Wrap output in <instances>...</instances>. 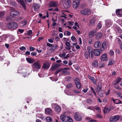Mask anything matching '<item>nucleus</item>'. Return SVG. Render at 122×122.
<instances>
[{"instance_id": "obj_1", "label": "nucleus", "mask_w": 122, "mask_h": 122, "mask_svg": "<svg viewBox=\"0 0 122 122\" xmlns=\"http://www.w3.org/2000/svg\"><path fill=\"white\" fill-rule=\"evenodd\" d=\"M63 6L66 9L70 7L71 4V0H63Z\"/></svg>"}, {"instance_id": "obj_2", "label": "nucleus", "mask_w": 122, "mask_h": 122, "mask_svg": "<svg viewBox=\"0 0 122 122\" xmlns=\"http://www.w3.org/2000/svg\"><path fill=\"white\" fill-rule=\"evenodd\" d=\"M80 14L82 15H87L91 13L90 10L88 8H85L81 10L80 11Z\"/></svg>"}, {"instance_id": "obj_3", "label": "nucleus", "mask_w": 122, "mask_h": 122, "mask_svg": "<svg viewBox=\"0 0 122 122\" xmlns=\"http://www.w3.org/2000/svg\"><path fill=\"white\" fill-rule=\"evenodd\" d=\"M52 107L53 108H55V111L58 113L61 110V107L60 106L55 103H52L51 104Z\"/></svg>"}, {"instance_id": "obj_4", "label": "nucleus", "mask_w": 122, "mask_h": 122, "mask_svg": "<svg viewBox=\"0 0 122 122\" xmlns=\"http://www.w3.org/2000/svg\"><path fill=\"white\" fill-rule=\"evenodd\" d=\"M73 6L74 8L76 9L79 7L80 0H73Z\"/></svg>"}, {"instance_id": "obj_5", "label": "nucleus", "mask_w": 122, "mask_h": 122, "mask_svg": "<svg viewBox=\"0 0 122 122\" xmlns=\"http://www.w3.org/2000/svg\"><path fill=\"white\" fill-rule=\"evenodd\" d=\"M120 117L118 115H115L110 118L109 121L110 122H116L119 119Z\"/></svg>"}, {"instance_id": "obj_6", "label": "nucleus", "mask_w": 122, "mask_h": 122, "mask_svg": "<svg viewBox=\"0 0 122 122\" xmlns=\"http://www.w3.org/2000/svg\"><path fill=\"white\" fill-rule=\"evenodd\" d=\"M74 117L75 119L77 121H79L82 119V117L81 115L78 112L75 113L74 115Z\"/></svg>"}, {"instance_id": "obj_7", "label": "nucleus", "mask_w": 122, "mask_h": 122, "mask_svg": "<svg viewBox=\"0 0 122 122\" xmlns=\"http://www.w3.org/2000/svg\"><path fill=\"white\" fill-rule=\"evenodd\" d=\"M86 51L89 54H91V57L92 58L93 57V51H94V49H93L92 47L88 46L87 47Z\"/></svg>"}, {"instance_id": "obj_8", "label": "nucleus", "mask_w": 122, "mask_h": 122, "mask_svg": "<svg viewBox=\"0 0 122 122\" xmlns=\"http://www.w3.org/2000/svg\"><path fill=\"white\" fill-rule=\"evenodd\" d=\"M34 67L37 70L40 69L41 67L40 62L37 61L33 64Z\"/></svg>"}, {"instance_id": "obj_9", "label": "nucleus", "mask_w": 122, "mask_h": 122, "mask_svg": "<svg viewBox=\"0 0 122 122\" xmlns=\"http://www.w3.org/2000/svg\"><path fill=\"white\" fill-rule=\"evenodd\" d=\"M102 50L101 49H94L93 51V56L95 55L96 56H99L100 54L102 52Z\"/></svg>"}, {"instance_id": "obj_10", "label": "nucleus", "mask_w": 122, "mask_h": 122, "mask_svg": "<svg viewBox=\"0 0 122 122\" xmlns=\"http://www.w3.org/2000/svg\"><path fill=\"white\" fill-rule=\"evenodd\" d=\"M105 22V27L107 28H108L110 27L112 24V22L110 20H106Z\"/></svg>"}, {"instance_id": "obj_11", "label": "nucleus", "mask_w": 122, "mask_h": 122, "mask_svg": "<svg viewBox=\"0 0 122 122\" xmlns=\"http://www.w3.org/2000/svg\"><path fill=\"white\" fill-rule=\"evenodd\" d=\"M9 25H11V27H10V28H11L13 29H16L18 25L17 23L15 22H13L11 23H9Z\"/></svg>"}, {"instance_id": "obj_12", "label": "nucleus", "mask_w": 122, "mask_h": 122, "mask_svg": "<svg viewBox=\"0 0 122 122\" xmlns=\"http://www.w3.org/2000/svg\"><path fill=\"white\" fill-rule=\"evenodd\" d=\"M49 4V6L51 7H56L58 5L57 2L54 1H50Z\"/></svg>"}, {"instance_id": "obj_13", "label": "nucleus", "mask_w": 122, "mask_h": 122, "mask_svg": "<svg viewBox=\"0 0 122 122\" xmlns=\"http://www.w3.org/2000/svg\"><path fill=\"white\" fill-rule=\"evenodd\" d=\"M19 12L18 11L13 10L10 12V15L12 16H14L18 15L19 14Z\"/></svg>"}, {"instance_id": "obj_14", "label": "nucleus", "mask_w": 122, "mask_h": 122, "mask_svg": "<svg viewBox=\"0 0 122 122\" xmlns=\"http://www.w3.org/2000/svg\"><path fill=\"white\" fill-rule=\"evenodd\" d=\"M61 65L59 64H53L51 68V69L52 70H55L59 67Z\"/></svg>"}, {"instance_id": "obj_15", "label": "nucleus", "mask_w": 122, "mask_h": 122, "mask_svg": "<svg viewBox=\"0 0 122 122\" xmlns=\"http://www.w3.org/2000/svg\"><path fill=\"white\" fill-rule=\"evenodd\" d=\"M111 100L115 103L116 104H122L121 101L118 99H114L113 98H111Z\"/></svg>"}, {"instance_id": "obj_16", "label": "nucleus", "mask_w": 122, "mask_h": 122, "mask_svg": "<svg viewBox=\"0 0 122 122\" xmlns=\"http://www.w3.org/2000/svg\"><path fill=\"white\" fill-rule=\"evenodd\" d=\"M33 7L35 11H37L39 10V9L40 7V5L37 4H33Z\"/></svg>"}, {"instance_id": "obj_17", "label": "nucleus", "mask_w": 122, "mask_h": 122, "mask_svg": "<svg viewBox=\"0 0 122 122\" xmlns=\"http://www.w3.org/2000/svg\"><path fill=\"white\" fill-rule=\"evenodd\" d=\"M101 44V43L99 41H97L94 43V46L95 48L100 47Z\"/></svg>"}, {"instance_id": "obj_18", "label": "nucleus", "mask_w": 122, "mask_h": 122, "mask_svg": "<svg viewBox=\"0 0 122 122\" xmlns=\"http://www.w3.org/2000/svg\"><path fill=\"white\" fill-rule=\"evenodd\" d=\"M100 59L101 61H104L107 60V55L106 54H103L100 57Z\"/></svg>"}, {"instance_id": "obj_19", "label": "nucleus", "mask_w": 122, "mask_h": 122, "mask_svg": "<svg viewBox=\"0 0 122 122\" xmlns=\"http://www.w3.org/2000/svg\"><path fill=\"white\" fill-rule=\"evenodd\" d=\"M102 88V85L101 83H99L98 84L97 88V89L96 91L97 93L98 94H99V92L101 90Z\"/></svg>"}, {"instance_id": "obj_20", "label": "nucleus", "mask_w": 122, "mask_h": 122, "mask_svg": "<svg viewBox=\"0 0 122 122\" xmlns=\"http://www.w3.org/2000/svg\"><path fill=\"white\" fill-rule=\"evenodd\" d=\"M27 23V21L26 20H23L20 22L19 23V25L21 27H24L25 25Z\"/></svg>"}, {"instance_id": "obj_21", "label": "nucleus", "mask_w": 122, "mask_h": 122, "mask_svg": "<svg viewBox=\"0 0 122 122\" xmlns=\"http://www.w3.org/2000/svg\"><path fill=\"white\" fill-rule=\"evenodd\" d=\"M26 60L28 63L30 64L32 63L35 61V60L29 57L26 58Z\"/></svg>"}, {"instance_id": "obj_22", "label": "nucleus", "mask_w": 122, "mask_h": 122, "mask_svg": "<svg viewBox=\"0 0 122 122\" xmlns=\"http://www.w3.org/2000/svg\"><path fill=\"white\" fill-rule=\"evenodd\" d=\"M69 69L68 68H64L62 69V73L63 74H65L67 75H68L70 74V73L68 72H67L68 70Z\"/></svg>"}, {"instance_id": "obj_23", "label": "nucleus", "mask_w": 122, "mask_h": 122, "mask_svg": "<svg viewBox=\"0 0 122 122\" xmlns=\"http://www.w3.org/2000/svg\"><path fill=\"white\" fill-rule=\"evenodd\" d=\"M45 113L46 114L51 115L52 113V110L50 108H47L45 110Z\"/></svg>"}, {"instance_id": "obj_24", "label": "nucleus", "mask_w": 122, "mask_h": 122, "mask_svg": "<svg viewBox=\"0 0 122 122\" xmlns=\"http://www.w3.org/2000/svg\"><path fill=\"white\" fill-rule=\"evenodd\" d=\"M116 13L118 16H122V9H118L116 11Z\"/></svg>"}, {"instance_id": "obj_25", "label": "nucleus", "mask_w": 122, "mask_h": 122, "mask_svg": "<svg viewBox=\"0 0 122 122\" xmlns=\"http://www.w3.org/2000/svg\"><path fill=\"white\" fill-rule=\"evenodd\" d=\"M90 54H89L88 52L87 51H84V56L86 59H87L90 57Z\"/></svg>"}, {"instance_id": "obj_26", "label": "nucleus", "mask_w": 122, "mask_h": 122, "mask_svg": "<svg viewBox=\"0 0 122 122\" xmlns=\"http://www.w3.org/2000/svg\"><path fill=\"white\" fill-rule=\"evenodd\" d=\"M20 3L24 9L25 10L26 9V6L24 1L23 0H20Z\"/></svg>"}, {"instance_id": "obj_27", "label": "nucleus", "mask_w": 122, "mask_h": 122, "mask_svg": "<svg viewBox=\"0 0 122 122\" xmlns=\"http://www.w3.org/2000/svg\"><path fill=\"white\" fill-rule=\"evenodd\" d=\"M50 67L49 65L47 63H44L43 64L42 68L45 69H48Z\"/></svg>"}, {"instance_id": "obj_28", "label": "nucleus", "mask_w": 122, "mask_h": 122, "mask_svg": "<svg viewBox=\"0 0 122 122\" xmlns=\"http://www.w3.org/2000/svg\"><path fill=\"white\" fill-rule=\"evenodd\" d=\"M60 119L63 122H65V120L66 118V117L64 115H61L60 117Z\"/></svg>"}, {"instance_id": "obj_29", "label": "nucleus", "mask_w": 122, "mask_h": 122, "mask_svg": "<svg viewBox=\"0 0 122 122\" xmlns=\"http://www.w3.org/2000/svg\"><path fill=\"white\" fill-rule=\"evenodd\" d=\"M95 30H94L90 32L89 34V37L90 38L94 36V34L95 32Z\"/></svg>"}, {"instance_id": "obj_30", "label": "nucleus", "mask_w": 122, "mask_h": 122, "mask_svg": "<svg viewBox=\"0 0 122 122\" xmlns=\"http://www.w3.org/2000/svg\"><path fill=\"white\" fill-rule=\"evenodd\" d=\"M88 77L95 84L96 83L95 79L93 77L91 76L90 75H88Z\"/></svg>"}, {"instance_id": "obj_31", "label": "nucleus", "mask_w": 122, "mask_h": 122, "mask_svg": "<svg viewBox=\"0 0 122 122\" xmlns=\"http://www.w3.org/2000/svg\"><path fill=\"white\" fill-rule=\"evenodd\" d=\"M95 20L94 18H92L90 21V24L91 25L93 26L95 25Z\"/></svg>"}, {"instance_id": "obj_32", "label": "nucleus", "mask_w": 122, "mask_h": 122, "mask_svg": "<svg viewBox=\"0 0 122 122\" xmlns=\"http://www.w3.org/2000/svg\"><path fill=\"white\" fill-rule=\"evenodd\" d=\"M111 111L110 109L107 107H105L104 108L103 111L105 113H108Z\"/></svg>"}, {"instance_id": "obj_33", "label": "nucleus", "mask_w": 122, "mask_h": 122, "mask_svg": "<svg viewBox=\"0 0 122 122\" xmlns=\"http://www.w3.org/2000/svg\"><path fill=\"white\" fill-rule=\"evenodd\" d=\"M98 65V63L97 61L96 60L93 63L92 66L95 67H97Z\"/></svg>"}, {"instance_id": "obj_34", "label": "nucleus", "mask_w": 122, "mask_h": 122, "mask_svg": "<svg viewBox=\"0 0 122 122\" xmlns=\"http://www.w3.org/2000/svg\"><path fill=\"white\" fill-rule=\"evenodd\" d=\"M106 47V42L104 41L102 44V49H103V51L105 50V48Z\"/></svg>"}, {"instance_id": "obj_35", "label": "nucleus", "mask_w": 122, "mask_h": 122, "mask_svg": "<svg viewBox=\"0 0 122 122\" xmlns=\"http://www.w3.org/2000/svg\"><path fill=\"white\" fill-rule=\"evenodd\" d=\"M115 61L112 59H110L108 62V65H111L114 63Z\"/></svg>"}, {"instance_id": "obj_36", "label": "nucleus", "mask_w": 122, "mask_h": 122, "mask_svg": "<svg viewBox=\"0 0 122 122\" xmlns=\"http://www.w3.org/2000/svg\"><path fill=\"white\" fill-rule=\"evenodd\" d=\"M102 34L101 33H98L97 35V38L98 39H100L102 37Z\"/></svg>"}, {"instance_id": "obj_37", "label": "nucleus", "mask_w": 122, "mask_h": 122, "mask_svg": "<svg viewBox=\"0 0 122 122\" xmlns=\"http://www.w3.org/2000/svg\"><path fill=\"white\" fill-rule=\"evenodd\" d=\"M73 86V84L71 83H69L66 86V88H70Z\"/></svg>"}, {"instance_id": "obj_38", "label": "nucleus", "mask_w": 122, "mask_h": 122, "mask_svg": "<svg viewBox=\"0 0 122 122\" xmlns=\"http://www.w3.org/2000/svg\"><path fill=\"white\" fill-rule=\"evenodd\" d=\"M68 119L66 122H73L72 119L69 116L67 117Z\"/></svg>"}, {"instance_id": "obj_39", "label": "nucleus", "mask_w": 122, "mask_h": 122, "mask_svg": "<svg viewBox=\"0 0 122 122\" xmlns=\"http://www.w3.org/2000/svg\"><path fill=\"white\" fill-rule=\"evenodd\" d=\"M62 70V69L61 68H59L57 70H56L55 73V74L56 75H57L59 72H61Z\"/></svg>"}, {"instance_id": "obj_40", "label": "nucleus", "mask_w": 122, "mask_h": 122, "mask_svg": "<svg viewBox=\"0 0 122 122\" xmlns=\"http://www.w3.org/2000/svg\"><path fill=\"white\" fill-rule=\"evenodd\" d=\"M46 119L47 121L48 122H50L52 121L51 118L49 117H46Z\"/></svg>"}, {"instance_id": "obj_41", "label": "nucleus", "mask_w": 122, "mask_h": 122, "mask_svg": "<svg viewBox=\"0 0 122 122\" xmlns=\"http://www.w3.org/2000/svg\"><path fill=\"white\" fill-rule=\"evenodd\" d=\"M1 39L3 40H5L7 38V36L6 35H4L2 36H0Z\"/></svg>"}, {"instance_id": "obj_42", "label": "nucleus", "mask_w": 122, "mask_h": 122, "mask_svg": "<svg viewBox=\"0 0 122 122\" xmlns=\"http://www.w3.org/2000/svg\"><path fill=\"white\" fill-rule=\"evenodd\" d=\"M75 84L77 87L78 89H79L81 87V85L80 82H78V83L76 84Z\"/></svg>"}, {"instance_id": "obj_43", "label": "nucleus", "mask_w": 122, "mask_h": 122, "mask_svg": "<svg viewBox=\"0 0 122 122\" xmlns=\"http://www.w3.org/2000/svg\"><path fill=\"white\" fill-rule=\"evenodd\" d=\"M58 46L56 44H53L52 47V49L53 50H55L56 49Z\"/></svg>"}, {"instance_id": "obj_44", "label": "nucleus", "mask_w": 122, "mask_h": 122, "mask_svg": "<svg viewBox=\"0 0 122 122\" xmlns=\"http://www.w3.org/2000/svg\"><path fill=\"white\" fill-rule=\"evenodd\" d=\"M15 37L13 36H11L9 38V41L11 42L13 41L15 39Z\"/></svg>"}, {"instance_id": "obj_45", "label": "nucleus", "mask_w": 122, "mask_h": 122, "mask_svg": "<svg viewBox=\"0 0 122 122\" xmlns=\"http://www.w3.org/2000/svg\"><path fill=\"white\" fill-rule=\"evenodd\" d=\"M122 79L120 77H119L116 80V84H117L119 82H121V81Z\"/></svg>"}, {"instance_id": "obj_46", "label": "nucleus", "mask_w": 122, "mask_h": 122, "mask_svg": "<svg viewBox=\"0 0 122 122\" xmlns=\"http://www.w3.org/2000/svg\"><path fill=\"white\" fill-rule=\"evenodd\" d=\"M32 34V32L31 30H29L27 31V35H31Z\"/></svg>"}, {"instance_id": "obj_47", "label": "nucleus", "mask_w": 122, "mask_h": 122, "mask_svg": "<svg viewBox=\"0 0 122 122\" xmlns=\"http://www.w3.org/2000/svg\"><path fill=\"white\" fill-rule=\"evenodd\" d=\"M117 84H116L114 86H115V87L118 90H121L122 89L120 87H119V86H118V85Z\"/></svg>"}, {"instance_id": "obj_48", "label": "nucleus", "mask_w": 122, "mask_h": 122, "mask_svg": "<svg viewBox=\"0 0 122 122\" xmlns=\"http://www.w3.org/2000/svg\"><path fill=\"white\" fill-rule=\"evenodd\" d=\"M75 83L76 84L80 82L79 80L77 78H76L75 80Z\"/></svg>"}, {"instance_id": "obj_49", "label": "nucleus", "mask_w": 122, "mask_h": 122, "mask_svg": "<svg viewBox=\"0 0 122 122\" xmlns=\"http://www.w3.org/2000/svg\"><path fill=\"white\" fill-rule=\"evenodd\" d=\"M117 95L118 97H119L122 98V93L121 92H118V93Z\"/></svg>"}, {"instance_id": "obj_50", "label": "nucleus", "mask_w": 122, "mask_h": 122, "mask_svg": "<svg viewBox=\"0 0 122 122\" xmlns=\"http://www.w3.org/2000/svg\"><path fill=\"white\" fill-rule=\"evenodd\" d=\"M20 49L21 51H23L26 49L25 47L24 46H22L19 48Z\"/></svg>"}, {"instance_id": "obj_51", "label": "nucleus", "mask_w": 122, "mask_h": 122, "mask_svg": "<svg viewBox=\"0 0 122 122\" xmlns=\"http://www.w3.org/2000/svg\"><path fill=\"white\" fill-rule=\"evenodd\" d=\"M114 52L112 50L110 51L109 52V54L111 56H112L114 55Z\"/></svg>"}, {"instance_id": "obj_52", "label": "nucleus", "mask_w": 122, "mask_h": 122, "mask_svg": "<svg viewBox=\"0 0 122 122\" xmlns=\"http://www.w3.org/2000/svg\"><path fill=\"white\" fill-rule=\"evenodd\" d=\"M35 50V48L31 46L30 47L29 50L30 51H34Z\"/></svg>"}, {"instance_id": "obj_53", "label": "nucleus", "mask_w": 122, "mask_h": 122, "mask_svg": "<svg viewBox=\"0 0 122 122\" xmlns=\"http://www.w3.org/2000/svg\"><path fill=\"white\" fill-rule=\"evenodd\" d=\"M102 27V25L101 24L98 23L97 26V28L98 29H100Z\"/></svg>"}, {"instance_id": "obj_54", "label": "nucleus", "mask_w": 122, "mask_h": 122, "mask_svg": "<svg viewBox=\"0 0 122 122\" xmlns=\"http://www.w3.org/2000/svg\"><path fill=\"white\" fill-rule=\"evenodd\" d=\"M86 102L89 103H91L92 102V100L91 99H88L86 101Z\"/></svg>"}, {"instance_id": "obj_55", "label": "nucleus", "mask_w": 122, "mask_h": 122, "mask_svg": "<svg viewBox=\"0 0 122 122\" xmlns=\"http://www.w3.org/2000/svg\"><path fill=\"white\" fill-rule=\"evenodd\" d=\"M94 107H88L87 108V109H90L91 110H94Z\"/></svg>"}, {"instance_id": "obj_56", "label": "nucleus", "mask_w": 122, "mask_h": 122, "mask_svg": "<svg viewBox=\"0 0 122 122\" xmlns=\"http://www.w3.org/2000/svg\"><path fill=\"white\" fill-rule=\"evenodd\" d=\"M105 66V64H104V63H101L100 64V68H102V67H104Z\"/></svg>"}, {"instance_id": "obj_57", "label": "nucleus", "mask_w": 122, "mask_h": 122, "mask_svg": "<svg viewBox=\"0 0 122 122\" xmlns=\"http://www.w3.org/2000/svg\"><path fill=\"white\" fill-rule=\"evenodd\" d=\"M18 31L21 33H22L24 31V30L23 29H19Z\"/></svg>"}, {"instance_id": "obj_58", "label": "nucleus", "mask_w": 122, "mask_h": 122, "mask_svg": "<svg viewBox=\"0 0 122 122\" xmlns=\"http://www.w3.org/2000/svg\"><path fill=\"white\" fill-rule=\"evenodd\" d=\"M4 15V13L3 12H0V17H2Z\"/></svg>"}, {"instance_id": "obj_59", "label": "nucleus", "mask_w": 122, "mask_h": 122, "mask_svg": "<svg viewBox=\"0 0 122 122\" xmlns=\"http://www.w3.org/2000/svg\"><path fill=\"white\" fill-rule=\"evenodd\" d=\"M116 40H117V41L118 42L119 44H120L121 43H122L121 42V40L119 38H116Z\"/></svg>"}, {"instance_id": "obj_60", "label": "nucleus", "mask_w": 122, "mask_h": 122, "mask_svg": "<svg viewBox=\"0 0 122 122\" xmlns=\"http://www.w3.org/2000/svg\"><path fill=\"white\" fill-rule=\"evenodd\" d=\"M73 91L76 94H79L80 92L79 91L76 90L75 89H74Z\"/></svg>"}, {"instance_id": "obj_61", "label": "nucleus", "mask_w": 122, "mask_h": 122, "mask_svg": "<svg viewBox=\"0 0 122 122\" xmlns=\"http://www.w3.org/2000/svg\"><path fill=\"white\" fill-rule=\"evenodd\" d=\"M53 44H50L48 43H47V45L48 46L50 47H52Z\"/></svg>"}, {"instance_id": "obj_62", "label": "nucleus", "mask_w": 122, "mask_h": 122, "mask_svg": "<svg viewBox=\"0 0 122 122\" xmlns=\"http://www.w3.org/2000/svg\"><path fill=\"white\" fill-rule=\"evenodd\" d=\"M66 45L68 47H70V43L68 42H67L66 43Z\"/></svg>"}, {"instance_id": "obj_63", "label": "nucleus", "mask_w": 122, "mask_h": 122, "mask_svg": "<svg viewBox=\"0 0 122 122\" xmlns=\"http://www.w3.org/2000/svg\"><path fill=\"white\" fill-rule=\"evenodd\" d=\"M31 54L32 56H35L37 54L35 52H32L31 53Z\"/></svg>"}, {"instance_id": "obj_64", "label": "nucleus", "mask_w": 122, "mask_h": 122, "mask_svg": "<svg viewBox=\"0 0 122 122\" xmlns=\"http://www.w3.org/2000/svg\"><path fill=\"white\" fill-rule=\"evenodd\" d=\"M88 89L87 88L86 89H83L82 90V92L84 93H86L87 92V91L88 90Z\"/></svg>"}]
</instances>
